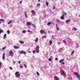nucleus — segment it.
I'll use <instances>...</instances> for the list:
<instances>
[{"instance_id":"obj_6","label":"nucleus","mask_w":80,"mask_h":80,"mask_svg":"<svg viewBox=\"0 0 80 80\" xmlns=\"http://www.w3.org/2000/svg\"><path fill=\"white\" fill-rule=\"evenodd\" d=\"M20 54H26V52H25V51L23 52L22 51H20Z\"/></svg>"},{"instance_id":"obj_13","label":"nucleus","mask_w":80,"mask_h":80,"mask_svg":"<svg viewBox=\"0 0 80 80\" xmlns=\"http://www.w3.org/2000/svg\"><path fill=\"white\" fill-rule=\"evenodd\" d=\"M70 21H71L70 19H69L68 20H66L65 21V22H66V23H67L68 22H70Z\"/></svg>"},{"instance_id":"obj_37","label":"nucleus","mask_w":80,"mask_h":80,"mask_svg":"<svg viewBox=\"0 0 80 80\" xmlns=\"http://www.w3.org/2000/svg\"><path fill=\"white\" fill-rule=\"evenodd\" d=\"M40 5V4L39 3H38L37 4V7H39Z\"/></svg>"},{"instance_id":"obj_51","label":"nucleus","mask_w":80,"mask_h":80,"mask_svg":"<svg viewBox=\"0 0 80 80\" xmlns=\"http://www.w3.org/2000/svg\"><path fill=\"white\" fill-rule=\"evenodd\" d=\"M58 45H60V43H59V42H58Z\"/></svg>"},{"instance_id":"obj_54","label":"nucleus","mask_w":80,"mask_h":80,"mask_svg":"<svg viewBox=\"0 0 80 80\" xmlns=\"http://www.w3.org/2000/svg\"><path fill=\"white\" fill-rule=\"evenodd\" d=\"M28 32H29L28 31Z\"/></svg>"},{"instance_id":"obj_5","label":"nucleus","mask_w":80,"mask_h":80,"mask_svg":"<svg viewBox=\"0 0 80 80\" xmlns=\"http://www.w3.org/2000/svg\"><path fill=\"white\" fill-rule=\"evenodd\" d=\"M61 72L62 73V75H64V76L66 75V73H65V72L63 71H61Z\"/></svg>"},{"instance_id":"obj_25","label":"nucleus","mask_w":80,"mask_h":80,"mask_svg":"<svg viewBox=\"0 0 80 80\" xmlns=\"http://www.w3.org/2000/svg\"><path fill=\"white\" fill-rule=\"evenodd\" d=\"M74 52H74V51H72L71 52V55H73V53H74Z\"/></svg>"},{"instance_id":"obj_49","label":"nucleus","mask_w":80,"mask_h":80,"mask_svg":"<svg viewBox=\"0 0 80 80\" xmlns=\"http://www.w3.org/2000/svg\"><path fill=\"white\" fill-rule=\"evenodd\" d=\"M22 3V1H21L19 2V3H20V4H21V3Z\"/></svg>"},{"instance_id":"obj_24","label":"nucleus","mask_w":80,"mask_h":80,"mask_svg":"<svg viewBox=\"0 0 80 80\" xmlns=\"http://www.w3.org/2000/svg\"><path fill=\"white\" fill-rule=\"evenodd\" d=\"M7 32L8 34H10V31L9 30H8L7 31Z\"/></svg>"},{"instance_id":"obj_48","label":"nucleus","mask_w":80,"mask_h":80,"mask_svg":"<svg viewBox=\"0 0 80 80\" xmlns=\"http://www.w3.org/2000/svg\"><path fill=\"white\" fill-rule=\"evenodd\" d=\"M20 68H23V67L21 66H20Z\"/></svg>"},{"instance_id":"obj_36","label":"nucleus","mask_w":80,"mask_h":80,"mask_svg":"<svg viewBox=\"0 0 80 80\" xmlns=\"http://www.w3.org/2000/svg\"><path fill=\"white\" fill-rule=\"evenodd\" d=\"M63 42L64 43H65V45H67V42H65V40H63Z\"/></svg>"},{"instance_id":"obj_8","label":"nucleus","mask_w":80,"mask_h":80,"mask_svg":"<svg viewBox=\"0 0 80 80\" xmlns=\"http://www.w3.org/2000/svg\"><path fill=\"white\" fill-rule=\"evenodd\" d=\"M5 53H4L2 54V58L3 60H4V59H5Z\"/></svg>"},{"instance_id":"obj_30","label":"nucleus","mask_w":80,"mask_h":80,"mask_svg":"<svg viewBox=\"0 0 80 80\" xmlns=\"http://www.w3.org/2000/svg\"><path fill=\"white\" fill-rule=\"evenodd\" d=\"M62 61H64V59H61V60H60L59 61V63H61V62H62Z\"/></svg>"},{"instance_id":"obj_34","label":"nucleus","mask_w":80,"mask_h":80,"mask_svg":"<svg viewBox=\"0 0 80 80\" xmlns=\"http://www.w3.org/2000/svg\"><path fill=\"white\" fill-rule=\"evenodd\" d=\"M5 48H6V47H4L2 48V49L3 50H5Z\"/></svg>"},{"instance_id":"obj_44","label":"nucleus","mask_w":80,"mask_h":80,"mask_svg":"<svg viewBox=\"0 0 80 80\" xmlns=\"http://www.w3.org/2000/svg\"><path fill=\"white\" fill-rule=\"evenodd\" d=\"M10 70H13V68H12V67H10Z\"/></svg>"},{"instance_id":"obj_52","label":"nucleus","mask_w":80,"mask_h":80,"mask_svg":"<svg viewBox=\"0 0 80 80\" xmlns=\"http://www.w3.org/2000/svg\"><path fill=\"white\" fill-rule=\"evenodd\" d=\"M38 2H40V0H38Z\"/></svg>"},{"instance_id":"obj_38","label":"nucleus","mask_w":80,"mask_h":80,"mask_svg":"<svg viewBox=\"0 0 80 80\" xmlns=\"http://www.w3.org/2000/svg\"><path fill=\"white\" fill-rule=\"evenodd\" d=\"M73 29L75 31H76V30H77V28H74Z\"/></svg>"},{"instance_id":"obj_11","label":"nucleus","mask_w":80,"mask_h":80,"mask_svg":"<svg viewBox=\"0 0 80 80\" xmlns=\"http://www.w3.org/2000/svg\"><path fill=\"white\" fill-rule=\"evenodd\" d=\"M13 47L14 48H15V49H18V48H19V47L18 46L17 47L16 46H14Z\"/></svg>"},{"instance_id":"obj_21","label":"nucleus","mask_w":80,"mask_h":80,"mask_svg":"<svg viewBox=\"0 0 80 80\" xmlns=\"http://www.w3.org/2000/svg\"><path fill=\"white\" fill-rule=\"evenodd\" d=\"M51 23H52V22H49L48 23L47 25H51Z\"/></svg>"},{"instance_id":"obj_16","label":"nucleus","mask_w":80,"mask_h":80,"mask_svg":"<svg viewBox=\"0 0 80 80\" xmlns=\"http://www.w3.org/2000/svg\"><path fill=\"white\" fill-rule=\"evenodd\" d=\"M19 43H22V44H23L24 43V42L22 41H19Z\"/></svg>"},{"instance_id":"obj_14","label":"nucleus","mask_w":80,"mask_h":80,"mask_svg":"<svg viewBox=\"0 0 80 80\" xmlns=\"http://www.w3.org/2000/svg\"><path fill=\"white\" fill-rule=\"evenodd\" d=\"M6 37H7V34H4L3 36V39H4V40L5 39V38H6Z\"/></svg>"},{"instance_id":"obj_23","label":"nucleus","mask_w":80,"mask_h":80,"mask_svg":"<svg viewBox=\"0 0 80 80\" xmlns=\"http://www.w3.org/2000/svg\"><path fill=\"white\" fill-rule=\"evenodd\" d=\"M22 33H26V31L25 30H23L22 31Z\"/></svg>"},{"instance_id":"obj_18","label":"nucleus","mask_w":80,"mask_h":80,"mask_svg":"<svg viewBox=\"0 0 80 80\" xmlns=\"http://www.w3.org/2000/svg\"><path fill=\"white\" fill-rule=\"evenodd\" d=\"M65 15L66 16L67 15V13H66L64 12V13L63 14V15H62V17H64V16H65Z\"/></svg>"},{"instance_id":"obj_45","label":"nucleus","mask_w":80,"mask_h":80,"mask_svg":"<svg viewBox=\"0 0 80 80\" xmlns=\"http://www.w3.org/2000/svg\"><path fill=\"white\" fill-rule=\"evenodd\" d=\"M55 60H58V58H55Z\"/></svg>"},{"instance_id":"obj_47","label":"nucleus","mask_w":80,"mask_h":80,"mask_svg":"<svg viewBox=\"0 0 80 80\" xmlns=\"http://www.w3.org/2000/svg\"><path fill=\"white\" fill-rule=\"evenodd\" d=\"M60 49L61 50H63V48H60Z\"/></svg>"},{"instance_id":"obj_10","label":"nucleus","mask_w":80,"mask_h":80,"mask_svg":"<svg viewBox=\"0 0 80 80\" xmlns=\"http://www.w3.org/2000/svg\"><path fill=\"white\" fill-rule=\"evenodd\" d=\"M31 12L33 15H35V12L34 11V10H32L31 11Z\"/></svg>"},{"instance_id":"obj_15","label":"nucleus","mask_w":80,"mask_h":80,"mask_svg":"<svg viewBox=\"0 0 80 80\" xmlns=\"http://www.w3.org/2000/svg\"><path fill=\"white\" fill-rule=\"evenodd\" d=\"M54 78L56 80H59V78L57 76H54Z\"/></svg>"},{"instance_id":"obj_17","label":"nucleus","mask_w":80,"mask_h":80,"mask_svg":"<svg viewBox=\"0 0 80 80\" xmlns=\"http://www.w3.org/2000/svg\"><path fill=\"white\" fill-rule=\"evenodd\" d=\"M46 5L47 6V7H48V2L47 1L46 2Z\"/></svg>"},{"instance_id":"obj_22","label":"nucleus","mask_w":80,"mask_h":80,"mask_svg":"<svg viewBox=\"0 0 80 80\" xmlns=\"http://www.w3.org/2000/svg\"><path fill=\"white\" fill-rule=\"evenodd\" d=\"M56 28L57 30H59V28L58 27V25L56 24Z\"/></svg>"},{"instance_id":"obj_7","label":"nucleus","mask_w":80,"mask_h":80,"mask_svg":"<svg viewBox=\"0 0 80 80\" xmlns=\"http://www.w3.org/2000/svg\"><path fill=\"white\" fill-rule=\"evenodd\" d=\"M40 32L41 34H43V33H45V31L44 30H41L40 31Z\"/></svg>"},{"instance_id":"obj_29","label":"nucleus","mask_w":80,"mask_h":80,"mask_svg":"<svg viewBox=\"0 0 80 80\" xmlns=\"http://www.w3.org/2000/svg\"><path fill=\"white\" fill-rule=\"evenodd\" d=\"M32 27H34V28H35V25L34 24H32Z\"/></svg>"},{"instance_id":"obj_9","label":"nucleus","mask_w":80,"mask_h":80,"mask_svg":"<svg viewBox=\"0 0 80 80\" xmlns=\"http://www.w3.org/2000/svg\"><path fill=\"white\" fill-rule=\"evenodd\" d=\"M26 24L27 25L29 26L32 24V23H31V22H27Z\"/></svg>"},{"instance_id":"obj_41","label":"nucleus","mask_w":80,"mask_h":80,"mask_svg":"<svg viewBox=\"0 0 80 80\" xmlns=\"http://www.w3.org/2000/svg\"><path fill=\"white\" fill-rule=\"evenodd\" d=\"M19 64H20V63H21V61H19L18 62Z\"/></svg>"},{"instance_id":"obj_26","label":"nucleus","mask_w":80,"mask_h":80,"mask_svg":"<svg viewBox=\"0 0 80 80\" xmlns=\"http://www.w3.org/2000/svg\"><path fill=\"white\" fill-rule=\"evenodd\" d=\"M4 21V20L3 19H0V21H1V22H3Z\"/></svg>"},{"instance_id":"obj_4","label":"nucleus","mask_w":80,"mask_h":80,"mask_svg":"<svg viewBox=\"0 0 80 80\" xmlns=\"http://www.w3.org/2000/svg\"><path fill=\"white\" fill-rule=\"evenodd\" d=\"M9 53L11 56L12 57H13V51H12L10 50L9 51Z\"/></svg>"},{"instance_id":"obj_50","label":"nucleus","mask_w":80,"mask_h":80,"mask_svg":"<svg viewBox=\"0 0 80 80\" xmlns=\"http://www.w3.org/2000/svg\"><path fill=\"white\" fill-rule=\"evenodd\" d=\"M57 20L58 21V22H60V20H59L58 19H57Z\"/></svg>"},{"instance_id":"obj_19","label":"nucleus","mask_w":80,"mask_h":80,"mask_svg":"<svg viewBox=\"0 0 80 80\" xmlns=\"http://www.w3.org/2000/svg\"><path fill=\"white\" fill-rule=\"evenodd\" d=\"M38 38H36L35 40V42H38Z\"/></svg>"},{"instance_id":"obj_20","label":"nucleus","mask_w":80,"mask_h":80,"mask_svg":"<svg viewBox=\"0 0 80 80\" xmlns=\"http://www.w3.org/2000/svg\"><path fill=\"white\" fill-rule=\"evenodd\" d=\"M52 41H49V43H50V45H51L52 44Z\"/></svg>"},{"instance_id":"obj_32","label":"nucleus","mask_w":80,"mask_h":80,"mask_svg":"<svg viewBox=\"0 0 80 80\" xmlns=\"http://www.w3.org/2000/svg\"><path fill=\"white\" fill-rule=\"evenodd\" d=\"M36 73H37V75H38V76H39V75H40V73H39L38 72H37Z\"/></svg>"},{"instance_id":"obj_33","label":"nucleus","mask_w":80,"mask_h":80,"mask_svg":"<svg viewBox=\"0 0 80 80\" xmlns=\"http://www.w3.org/2000/svg\"><path fill=\"white\" fill-rule=\"evenodd\" d=\"M24 67L26 68H27V65H26V64H24Z\"/></svg>"},{"instance_id":"obj_43","label":"nucleus","mask_w":80,"mask_h":80,"mask_svg":"<svg viewBox=\"0 0 80 80\" xmlns=\"http://www.w3.org/2000/svg\"><path fill=\"white\" fill-rule=\"evenodd\" d=\"M53 9H55V6H53Z\"/></svg>"},{"instance_id":"obj_28","label":"nucleus","mask_w":80,"mask_h":80,"mask_svg":"<svg viewBox=\"0 0 80 80\" xmlns=\"http://www.w3.org/2000/svg\"><path fill=\"white\" fill-rule=\"evenodd\" d=\"M3 30H0V33H3Z\"/></svg>"},{"instance_id":"obj_27","label":"nucleus","mask_w":80,"mask_h":80,"mask_svg":"<svg viewBox=\"0 0 80 80\" xmlns=\"http://www.w3.org/2000/svg\"><path fill=\"white\" fill-rule=\"evenodd\" d=\"M61 19H62V20H64V19H65V18H64V17L62 16L61 17Z\"/></svg>"},{"instance_id":"obj_31","label":"nucleus","mask_w":80,"mask_h":80,"mask_svg":"<svg viewBox=\"0 0 80 80\" xmlns=\"http://www.w3.org/2000/svg\"><path fill=\"white\" fill-rule=\"evenodd\" d=\"M11 22H12V21H10L9 22H8V25H9V24H10V23H11Z\"/></svg>"},{"instance_id":"obj_53","label":"nucleus","mask_w":80,"mask_h":80,"mask_svg":"<svg viewBox=\"0 0 80 80\" xmlns=\"http://www.w3.org/2000/svg\"><path fill=\"white\" fill-rule=\"evenodd\" d=\"M13 63H15V62H14Z\"/></svg>"},{"instance_id":"obj_42","label":"nucleus","mask_w":80,"mask_h":80,"mask_svg":"<svg viewBox=\"0 0 80 80\" xmlns=\"http://www.w3.org/2000/svg\"><path fill=\"white\" fill-rule=\"evenodd\" d=\"M43 38H47V36H44L43 37Z\"/></svg>"},{"instance_id":"obj_39","label":"nucleus","mask_w":80,"mask_h":80,"mask_svg":"<svg viewBox=\"0 0 80 80\" xmlns=\"http://www.w3.org/2000/svg\"><path fill=\"white\" fill-rule=\"evenodd\" d=\"M36 52V51H35V50H34L33 51V53H35Z\"/></svg>"},{"instance_id":"obj_1","label":"nucleus","mask_w":80,"mask_h":80,"mask_svg":"<svg viewBox=\"0 0 80 80\" xmlns=\"http://www.w3.org/2000/svg\"><path fill=\"white\" fill-rule=\"evenodd\" d=\"M18 73H19V72H16L15 73V75L16 78H18L19 77H20V74Z\"/></svg>"},{"instance_id":"obj_46","label":"nucleus","mask_w":80,"mask_h":80,"mask_svg":"<svg viewBox=\"0 0 80 80\" xmlns=\"http://www.w3.org/2000/svg\"><path fill=\"white\" fill-rule=\"evenodd\" d=\"M62 65H64V64H65V63H64V62H62Z\"/></svg>"},{"instance_id":"obj_3","label":"nucleus","mask_w":80,"mask_h":80,"mask_svg":"<svg viewBox=\"0 0 80 80\" xmlns=\"http://www.w3.org/2000/svg\"><path fill=\"white\" fill-rule=\"evenodd\" d=\"M39 48L40 47H39V46H37L36 47V52L37 53H39Z\"/></svg>"},{"instance_id":"obj_12","label":"nucleus","mask_w":80,"mask_h":80,"mask_svg":"<svg viewBox=\"0 0 80 80\" xmlns=\"http://www.w3.org/2000/svg\"><path fill=\"white\" fill-rule=\"evenodd\" d=\"M24 13H25V17L26 18H28V16L27 15V12H24Z\"/></svg>"},{"instance_id":"obj_35","label":"nucleus","mask_w":80,"mask_h":80,"mask_svg":"<svg viewBox=\"0 0 80 80\" xmlns=\"http://www.w3.org/2000/svg\"><path fill=\"white\" fill-rule=\"evenodd\" d=\"M2 67V62H0V68H1Z\"/></svg>"},{"instance_id":"obj_2","label":"nucleus","mask_w":80,"mask_h":80,"mask_svg":"<svg viewBox=\"0 0 80 80\" xmlns=\"http://www.w3.org/2000/svg\"><path fill=\"white\" fill-rule=\"evenodd\" d=\"M74 74L75 75L76 77H77L78 78L80 79V75L78 74V73L77 72H74Z\"/></svg>"},{"instance_id":"obj_40","label":"nucleus","mask_w":80,"mask_h":80,"mask_svg":"<svg viewBox=\"0 0 80 80\" xmlns=\"http://www.w3.org/2000/svg\"><path fill=\"white\" fill-rule=\"evenodd\" d=\"M48 60H49V61H52V59L49 58L48 59Z\"/></svg>"}]
</instances>
